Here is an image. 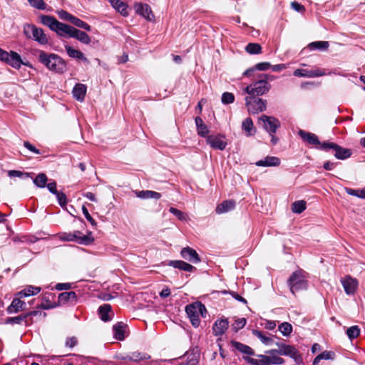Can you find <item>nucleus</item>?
Instances as JSON below:
<instances>
[{
  "mask_svg": "<svg viewBox=\"0 0 365 365\" xmlns=\"http://www.w3.org/2000/svg\"><path fill=\"white\" fill-rule=\"evenodd\" d=\"M38 61L49 70L56 73H63L66 70V63L60 56L54 53L39 51Z\"/></svg>",
  "mask_w": 365,
  "mask_h": 365,
  "instance_id": "nucleus-1",
  "label": "nucleus"
},
{
  "mask_svg": "<svg viewBox=\"0 0 365 365\" xmlns=\"http://www.w3.org/2000/svg\"><path fill=\"white\" fill-rule=\"evenodd\" d=\"M185 312L195 327H198L200 324V316L206 317L207 309L205 306L200 302H196L186 306Z\"/></svg>",
  "mask_w": 365,
  "mask_h": 365,
  "instance_id": "nucleus-2",
  "label": "nucleus"
},
{
  "mask_svg": "<svg viewBox=\"0 0 365 365\" xmlns=\"http://www.w3.org/2000/svg\"><path fill=\"white\" fill-rule=\"evenodd\" d=\"M23 33L27 38L32 39L40 45H46L48 43V38L43 30L34 24H24Z\"/></svg>",
  "mask_w": 365,
  "mask_h": 365,
  "instance_id": "nucleus-3",
  "label": "nucleus"
},
{
  "mask_svg": "<svg viewBox=\"0 0 365 365\" xmlns=\"http://www.w3.org/2000/svg\"><path fill=\"white\" fill-rule=\"evenodd\" d=\"M287 284L293 294L307 288V280L304 272L301 269L297 270L291 274L287 280Z\"/></svg>",
  "mask_w": 365,
  "mask_h": 365,
  "instance_id": "nucleus-4",
  "label": "nucleus"
},
{
  "mask_svg": "<svg viewBox=\"0 0 365 365\" xmlns=\"http://www.w3.org/2000/svg\"><path fill=\"white\" fill-rule=\"evenodd\" d=\"M59 238L62 241L66 242H76L79 244L88 245L91 244L94 239L91 236V233L90 232L88 235H82L81 232L80 231H74L72 232H63L59 234Z\"/></svg>",
  "mask_w": 365,
  "mask_h": 365,
  "instance_id": "nucleus-5",
  "label": "nucleus"
},
{
  "mask_svg": "<svg viewBox=\"0 0 365 365\" xmlns=\"http://www.w3.org/2000/svg\"><path fill=\"white\" fill-rule=\"evenodd\" d=\"M245 105L251 114H257L267 109V101L253 95H248L245 98Z\"/></svg>",
  "mask_w": 365,
  "mask_h": 365,
  "instance_id": "nucleus-6",
  "label": "nucleus"
},
{
  "mask_svg": "<svg viewBox=\"0 0 365 365\" xmlns=\"http://www.w3.org/2000/svg\"><path fill=\"white\" fill-rule=\"evenodd\" d=\"M271 88L270 83L267 79H262V78L253 83L247 86L244 91L248 95H253L256 96H262L269 92Z\"/></svg>",
  "mask_w": 365,
  "mask_h": 365,
  "instance_id": "nucleus-7",
  "label": "nucleus"
},
{
  "mask_svg": "<svg viewBox=\"0 0 365 365\" xmlns=\"http://www.w3.org/2000/svg\"><path fill=\"white\" fill-rule=\"evenodd\" d=\"M329 149H332L334 150V157L339 160H346L350 158L352 155V151L351 149L342 148L341 146L334 143H322V150L327 151Z\"/></svg>",
  "mask_w": 365,
  "mask_h": 365,
  "instance_id": "nucleus-8",
  "label": "nucleus"
},
{
  "mask_svg": "<svg viewBox=\"0 0 365 365\" xmlns=\"http://www.w3.org/2000/svg\"><path fill=\"white\" fill-rule=\"evenodd\" d=\"M0 60L6 62L16 69L21 68V58L20 55L15 51H11L9 53L0 48Z\"/></svg>",
  "mask_w": 365,
  "mask_h": 365,
  "instance_id": "nucleus-9",
  "label": "nucleus"
},
{
  "mask_svg": "<svg viewBox=\"0 0 365 365\" xmlns=\"http://www.w3.org/2000/svg\"><path fill=\"white\" fill-rule=\"evenodd\" d=\"M259 123L262 124V126L269 134H275L277 130L280 127V122L277 118L266 115L260 116Z\"/></svg>",
  "mask_w": 365,
  "mask_h": 365,
  "instance_id": "nucleus-10",
  "label": "nucleus"
},
{
  "mask_svg": "<svg viewBox=\"0 0 365 365\" xmlns=\"http://www.w3.org/2000/svg\"><path fill=\"white\" fill-rule=\"evenodd\" d=\"M324 69L314 68L313 69H301L298 68L294 71V76L297 77L316 78L327 75Z\"/></svg>",
  "mask_w": 365,
  "mask_h": 365,
  "instance_id": "nucleus-11",
  "label": "nucleus"
},
{
  "mask_svg": "<svg viewBox=\"0 0 365 365\" xmlns=\"http://www.w3.org/2000/svg\"><path fill=\"white\" fill-rule=\"evenodd\" d=\"M299 135L307 143L315 146L316 148L322 150V143H321L317 135L314 133L306 132L303 130H299Z\"/></svg>",
  "mask_w": 365,
  "mask_h": 365,
  "instance_id": "nucleus-12",
  "label": "nucleus"
},
{
  "mask_svg": "<svg viewBox=\"0 0 365 365\" xmlns=\"http://www.w3.org/2000/svg\"><path fill=\"white\" fill-rule=\"evenodd\" d=\"M135 10L137 14L143 16L148 21H153L155 19V16L153 14L150 6L148 4L138 3L135 5Z\"/></svg>",
  "mask_w": 365,
  "mask_h": 365,
  "instance_id": "nucleus-13",
  "label": "nucleus"
},
{
  "mask_svg": "<svg viewBox=\"0 0 365 365\" xmlns=\"http://www.w3.org/2000/svg\"><path fill=\"white\" fill-rule=\"evenodd\" d=\"M345 292L350 295L354 294L358 287V282L356 279L346 276L341 280Z\"/></svg>",
  "mask_w": 365,
  "mask_h": 365,
  "instance_id": "nucleus-14",
  "label": "nucleus"
},
{
  "mask_svg": "<svg viewBox=\"0 0 365 365\" xmlns=\"http://www.w3.org/2000/svg\"><path fill=\"white\" fill-rule=\"evenodd\" d=\"M74 29L75 27L72 26L58 21L53 31L59 36L71 38Z\"/></svg>",
  "mask_w": 365,
  "mask_h": 365,
  "instance_id": "nucleus-15",
  "label": "nucleus"
},
{
  "mask_svg": "<svg viewBox=\"0 0 365 365\" xmlns=\"http://www.w3.org/2000/svg\"><path fill=\"white\" fill-rule=\"evenodd\" d=\"M223 138L222 135H210L207 138V143L214 149L223 150L227 145Z\"/></svg>",
  "mask_w": 365,
  "mask_h": 365,
  "instance_id": "nucleus-16",
  "label": "nucleus"
},
{
  "mask_svg": "<svg viewBox=\"0 0 365 365\" xmlns=\"http://www.w3.org/2000/svg\"><path fill=\"white\" fill-rule=\"evenodd\" d=\"M180 255L182 258L188 260L192 263L197 264L200 262V258L197 252L190 247H184L182 249Z\"/></svg>",
  "mask_w": 365,
  "mask_h": 365,
  "instance_id": "nucleus-17",
  "label": "nucleus"
},
{
  "mask_svg": "<svg viewBox=\"0 0 365 365\" xmlns=\"http://www.w3.org/2000/svg\"><path fill=\"white\" fill-rule=\"evenodd\" d=\"M229 322L227 319L217 320L212 327V332L215 336H222L228 329Z\"/></svg>",
  "mask_w": 365,
  "mask_h": 365,
  "instance_id": "nucleus-18",
  "label": "nucleus"
},
{
  "mask_svg": "<svg viewBox=\"0 0 365 365\" xmlns=\"http://www.w3.org/2000/svg\"><path fill=\"white\" fill-rule=\"evenodd\" d=\"M25 309L26 303L21 301L19 298H14L7 308V312L9 314H15Z\"/></svg>",
  "mask_w": 365,
  "mask_h": 365,
  "instance_id": "nucleus-19",
  "label": "nucleus"
},
{
  "mask_svg": "<svg viewBox=\"0 0 365 365\" xmlns=\"http://www.w3.org/2000/svg\"><path fill=\"white\" fill-rule=\"evenodd\" d=\"M279 350H278V351L280 355L289 356L294 359H296L298 356V351L293 346L281 344H279Z\"/></svg>",
  "mask_w": 365,
  "mask_h": 365,
  "instance_id": "nucleus-20",
  "label": "nucleus"
},
{
  "mask_svg": "<svg viewBox=\"0 0 365 365\" xmlns=\"http://www.w3.org/2000/svg\"><path fill=\"white\" fill-rule=\"evenodd\" d=\"M98 314L101 319L103 322H108L111 320V316L113 315L111 306L108 304H104L100 306L98 308Z\"/></svg>",
  "mask_w": 365,
  "mask_h": 365,
  "instance_id": "nucleus-21",
  "label": "nucleus"
},
{
  "mask_svg": "<svg viewBox=\"0 0 365 365\" xmlns=\"http://www.w3.org/2000/svg\"><path fill=\"white\" fill-rule=\"evenodd\" d=\"M255 165L259 167H272L280 165V160L277 157L267 156L262 160L256 162Z\"/></svg>",
  "mask_w": 365,
  "mask_h": 365,
  "instance_id": "nucleus-22",
  "label": "nucleus"
},
{
  "mask_svg": "<svg viewBox=\"0 0 365 365\" xmlns=\"http://www.w3.org/2000/svg\"><path fill=\"white\" fill-rule=\"evenodd\" d=\"M277 353L279 354V351L277 349H272L267 351V354H269V355H265V359L267 360L269 365L284 364V360L277 356L276 354Z\"/></svg>",
  "mask_w": 365,
  "mask_h": 365,
  "instance_id": "nucleus-23",
  "label": "nucleus"
},
{
  "mask_svg": "<svg viewBox=\"0 0 365 365\" xmlns=\"http://www.w3.org/2000/svg\"><path fill=\"white\" fill-rule=\"evenodd\" d=\"M58 304H62L66 302L76 303L77 294L75 292L71 291L68 292H62L58 295Z\"/></svg>",
  "mask_w": 365,
  "mask_h": 365,
  "instance_id": "nucleus-24",
  "label": "nucleus"
},
{
  "mask_svg": "<svg viewBox=\"0 0 365 365\" xmlns=\"http://www.w3.org/2000/svg\"><path fill=\"white\" fill-rule=\"evenodd\" d=\"M111 6L124 16L128 15V6L121 0H109Z\"/></svg>",
  "mask_w": 365,
  "mask_h": 365,
  "instance_id": "nucleus-25",
  "label": "nucleus"
},
{
  "mask_svg": "<svg viewBox=\"0 0 365 365\" xmlns=\"http://www.w3.org/2000/svg\"><path fill=\"white\" fill-rule=\"evenodd\" d=\"M126 325L123 322H118L113 327L114 337L119 341H122L125 338V329Z\"/></svg>",
  "mask_w": 365,
  "mask_h": 365,
  "instance_id": "nucleus-26",
  "label": "nucleus"
},
{
  "mask_svg": "<svg viewBox=\"0 0 365 365\" xmlns=\"http://www.w3.org/2000/svg\"><path fill=\"white\" fill-rule=\"evenodd\" d=\"M235 207V202L234 200H225L217 206L216 212L217 214L227 212L233 210Z\"/></svg>",
  "mask_w": 365,
  "mask_h": 365,
  "instance_id": "nucleus-27",
  "label": "nucleus"
},
{
  "mask_svg": "<svg viewBox=\"0 0 365 365\" xmlns=\"http://www.w3.org/2000/svg\"><path fill=\"white\" fill-rule=\"evenodd\" d=\"M86 93V86L84 84L78 83L73 89V97L79 101H83L84 100Z\"/></svg>",
  "mask_w": 365,
  "mask_h": 365,
  "instance_id": "nucleus-28",
  "label": "nucleus"
},
{
  "mask_svg": "<svg viewBox=\"0 0 365 365\" xmlns=\"http://www.w3.org/2000/svg\"><path fill=\"white\" fill-rule=\"evenodd\" d=\"M169 265L173 267L174 268H178L186 272H192L194 269H195L192 265L182 260L170 261L169 262Z\"/></svg>",
  "mask_w": 365,
  "mask_h": 365,
  "instance_id": "nucleus-29",
  "label": "nucleus"
},
{
  "mask_svg": "<svg viewBox=\"0 0 365 365\" xmlns=\"http://www.w3.org/2000/svg\"><path fill=\"white\" fill-rule=\"evenodd\" d=\"M40 19L42 24L48 26L53 31L58 22L55 17L48 15H41Z\"/></svg>",
  "mask_w": 365,
  "mask_h": 365,
  "instance_id": "nucleus-30",
  "label": "nucleus"
},
{
  "mask_svg": "<svg viewBox=\"0 0 365 365\" xmlns=\"http://www.w3.org/2000/svg\"><path fill=\"white\" fill-rule=\"evenodd\" d=\"M71 38H74L84 44H89L91 42V37L86 32L76 28L74 29Z\"/></svg>",
  "mask_w": 365,
  "mask_h": 365,
  "instance_id": "nucleus-31",
  "label": "nucleus"
},
{
  "mask_svg": "<svg viewBox=\"0 0 365 365\" xmlns=\"http://www.w3.org/2000/svg\"><path fill=\"white\" fill-rule=\"evenodd\" d=\"M65 49H66V51L67 52V54L71 58H76V59H80V60H82V61H83L85 62H88V61L87 58L85 57L84 54L81 51L74 49L73 48H72L71 46H68V45H66L65 46Z\"/></svg>",
  "mask_w": 365,
  "mask_h": 365,
  "instance_id": "nucleus-32",
  "label": "nucleus"
},
{
  "mask_svg": "<svg viewBox=\"0 0 365 365\" xmlns=\"http://www.w3.org/2000/svg\"><path fill=\"white\" fill-rule=\"evenodd\" d=\"M231 344L233 347H235L237 350H238L242 354L250 356L255 354V351H253V349L246 344H242L236 341H232Z\"/></svg>",
  "mask_w": 365,
  "mask_h": 365,
  "instance_id": "nucleus-33",
  "label": "nucleus"
},
{
  "mask_svg": "<svg viewBox=\"0 0 365 365\" xmlns=\"http://www.w3.org/2000/svg\"><path fill=\"white\" fill-rule=\"evenodd\" d=\"M242 130L246 133L247 136L255 135L256 129L254 126L252 120L250 118H247L242 124Z\"/></svg>",
  "mask_w": 365,
  "mask_h": 365,
  "instance_id": "nucleus-34",
  "label": "nucleus"
},
{
  "mask_svg": "<svg viewBox=\"0 0 365 365\" xmlns=\"http://www.w3.org/2000/svg\"><path fill=\"white\" fill-rule=\"evenodd\" d=\"M41 292V287H34V286H27L23 290L20 291L18 293V295L20 297H26L32 295H36Z\"/></svg>",
  "mask_w": 365,
  "mask_h": 365,
  "instance_id": "nucleus-35",
  "label": "nucleus"
},
{
  "mask_svg": "<svg viewBox=\"0 0 365 365\" xmlns=\"http://www.w3.org/2000/svg\"><path fill=\"white\" fill-rule=\"evenodd\" d=\"M136 195L138 197L142 199H149L153 198L158 200L161 197V194L160 192L153 191V190H141L136 192Z\"/></svg>",
  "mask_w": 365,
  "mask_h": 365,
  "instance_id": "nucleus-36",
  "label": "nucleus"
},
{
  "mask_svg": "<svg viewBox=\"0 0 365 365\" xmlns=\"http://www.w3.org/2000/svg\"><path fill=\"white\" fill-rule=\"evenodd\" d=\"M22 322H24L26 326H29L32 323L31 321L29 322L26 319V316H25V314H21L14 317H9L6 320V323L10 324H21Z\"/></svg>",
  "mask_w": 365,
  "mask_h": 365,
  "instance_id": "nucleus-37",
  "label": "nucleus"
},
{
  "mask_svg": "<svg viewBox=\"0 0 365 365\" xmlns=\"http://www.w3.org/2000/svg\"><path fill=\"white\" fill-rule=\"evenodd\" d=\"M195 121L198 135L202 137H205L208 133V129L207 125L203 123L202 119L197 116L195 118Z\"/></svg>",
  "mask_w": 365,
  "mask_h": 365,
  "instance_id": "nucleus-38",
  "label": "nucleus"
},
{
  "mask_svg": "<svg viewBox=\"0 0 365 365\" xmlns=\"http://www.w3.org/2000/svg\"><path fill=\"white\" fill-rule=\"evenodd\" d=\"M252 334L257 336L265 345H270L273 343V339L270 336H266L261 331L254 329Z\"/></svg>",
  "mask_w": 365,
  "mask_h": 365,
  "instance_id": "nucleus-39",
  "label": "nucleus"
},
{
  "mask_svg": "<svg viewBox=\"0 0 365 365\" xmlns=\"http://www.w3.org/2000/svg\"><path fill=\"white\" fill-rule=\"evenodd\" d=\"M259 359L251 358L249 356L244 357V359L252 365H269L265 359V355H259Z\"/></svg>",
  "mask_w": 365,
  "mask_h": 365,
  "instance_id": "nucleus-40",
  "label": "nucleus"
},
{
  "mask_svg": "<svg viewBox=\"0 0 365 365\" xmlns=\"http://www.w3.org/2000/svg\"><path fill=\"white\" fill-rule=\"evenodd\" d=\"M245 51L250 54H259L262 52V46L257 43H250L246 46Z\"/></svg>",
  "mask_w": 365,
  "mask_h": 365,
  "instance_id": "nucleus-41",
  "label": "nucleus"
},
{
  "mask_svg": "<svg viewBox=\"0 0 365 365\" xmlns=\"http://www.w3.org/2000/svg\"><path fill=\"white\" fill-rule=\"evenodd\" d=\"M306 209V202L304 200L295 201L292 205V210L294 213L300 214Z\"/></svg>",
  "mask_w": 365,
  "mask_h": 365,
  "instance_id": "nucleus-42",
  "label": "nucleus"
},
{
  "mask_svg": "<svg viewBox=\"0 0 365 365\" xmlns=\"http://www.w3.org/2000/svg\"><path fill=\"white\" fill-rule=\"evenodd\" d=\"M329 44L328 41H319L312 42L309 44V48L310 50H325L327 49Z\"/></svg>",
  "mask_w": 365,
  "mask_h": 365,
  "instance_id": "nucleus-43",
  "label": "nucleus"
},
{
  "mask_svg": "<svg viewBox=\"0 0 365 365\" xmlns=\"http://www.w3.org/2000/svg\"><path fill=\"white\" fill-rule=\"evenodd\" d=\"M71 23L73 24V25H75L76 27L83 29L87 31H91V26L88 24H87L86 22L81 20L80 19H78L74 16H73Z\"/></svg>",
  "mask_w": 365,
  "mask_h": 365,
  "instance_id": "nucleus-44",
  "label": "nucleus"
},
{
  "mask_svg": "<svg viewBox=\"0 0 365 365\" xmlns=\"http://www.w3.org/2000/svg\"><path fill=\"white\" fill-rule=\"evenodd\" d=\"M48 178L46 174L39 173L34 180V183L38 187L43 188L46 185Z\"/></svg>",
  "mask_w": 365,
  "mask_h": 365,
  "instance_id": "nucleus-45",
  "label": "nucleus"
},
{
  "mask_svg": "<svg viewBox=\"0 0 365 365\" xmlns=\"http://www.w3.org/2000/svg\"><path fill=\"white\" fill-rule=\"evenodd\" d=\"M187 361L184 363L185 365H197L199 362V355L197 353L187 352Z\"/></svg>",
  "mask_w": 365,
  "mask_h": 365,
  "instance_id": "nucleus-46",
  "label": "nucleus"
},
{
  "mask_svg": "<svg viewBox=\"0 0 365 365\" xmlns=\"http://www.w3.org/2000/svg\"><path fill=\"white\" fill-rule=\"evenodd\" d=\"M279 330L283 336H289L292 331V327L288 322H283L279 326Z\"/></svg>",
  "mask_w": 365,
  "mask_h": 365,
  "instance_id": "nucleus-47",
  "label": "nucleus"
},
{
  "mask_svg": "<svg viewBox=\"0 0 365 365\" xmlns=\"http://www.w3.org/2000/svg\"><path fill=\"white\" fill-rule=\"evenodd\" d=\"M346 334L350 339H356L360 334V329L358 326H352L346 330Z\"/></svg>",
  "mask_w": 365,
  "mask_h": 365,
  "instance_id": "nucleus-48",
  "label": "nucleus"
},
{
  "mask_svg": "<svg viewBox=\"0 0 365 365\" xmlns=\"http://www.w3.org/2000/svg\"><path fill=\"white\" fill-rule=\"evenodd\" d=\"M169 211L173 214L175 216H176L181 221H187V215L175 207H170L169 209Z\"/></svg>",
  "mask_w": 365,
  "mask_h": 365,
  "instance_id": "nucleus-49",
  "label": "nucleus"
},
{
  "mask_svg": "<svg viewBox=\"0 0 365 365\" xmlns=\"http://www.w3.org/2000/svg\"><path fill=\"white\" fill-rule=\"evenodd\" d=\"M345 191L347 194H349L350 195H354V196L359 197L360 198L365 199V190H354L351 188L346 187Z\"/></svg>",
  "mask_w": 365,
  "mask_h": 365,
  "instance_id": "nucleus-50",
  "label": "nucleus"
},
{
  "mask_svg": "<svg viewBox=\"0 0 365 365\" xmlns=\"http://www.w3.org/2000/svg\"><path fill=\"white\" fill-rule=\"evenodd\" d=\"M235 101V96L230 92H225L222 95L221 101L223 104H230Z\"/></svg>",
  "mask_w": 365,
  "mask_h": 365,
  "instance_id": "nucleus-51",
  "label": "nucleus"
},
{
  "mask_svg": "<svg viewBox=\"0 0 365 365\" xmlns=\"http://www.w3.org/2000/svg\"><path fill=\"white\" fill-rule=\"evenodd\" d=\"M29 4L39 10L46 9V4L43 0H28Z\"/></svg>",
  "mask_w": 365,
  "mask_h": 365,
  "instance_id": "nucleus-52",
  "label": "nucleus"
},
{
  "mask_svg": "<svg viewBox=\"0 0 365 365\" xmlns=\"http://www.w3.org/2000/svg\"><path fill=\"white\" fill-rule=\"evenodd\" d=\"M150 356H148L145 354H141L140 352H133L132 353V355L129 356V360L134 361H139L142 360H145L147 359H149Z\"/></svg>",
  "mask_w": 365,
  "mask_h": 365,
  "instance_id": "nucleus-53",
  "label": "nucleus"
},
{
  "mask_svg": "<svg viewBox=\"0 0 365 365\" xmlns=\"http://www.w3.org/2000/svg\"><path fill=\"white\" fill-rule=\"evenodd\" d=\"M82 211H83V213L85 217L91 224V225L93 227H96L97 226L96 222L89 214L88 209L84 205L82 207Z\"/></svg>",
  "mask_w": 365,
  "mask_h": 365,
  "instance_id": "nucleus-54",
  "label": "nucleus"
},
{
  "mask_svg": "<svg viewBox=\"0 0 365 365\" xmlns=\"http://www.w3.org/2000/svg\"><path fill=\"white\" fill-rule=\"evenodd\" d=\"M247 323V320L245 318H240L235 320V324H233L234 329L237 331L241 329H242Z\"/></svg>",
  "mask_w": 365,
  "mask_h": 365,
  "instance_id": "nucleus-55",
  "label": "nucleus"
},
{
  "mask_svg": "<svg viewBox=\"0 0 365 365\" xmlns=\"http://www.w3.org/2000/svg\"><path fill=\"white\" fill-rule=\"evenodd\" d=\"M58 204L61 207H64L67 204V197L65 193L62 192H58V193L56 195Z\"/></svg>",
  "mask_w": 365,
  "mask_h": 365,
  "instance_id": "nucleus-56",
  "label": "nucleus"
},
{
  "mask_svg": "<svg viewBox=\"0 0 365 365\" xmlns=\"http://www.w3.org/2000/svg\"><path fill=\"white\" fill-rule=\"evenodd\" d=\"M318 356H319L321 360H322V359L332 360L334 359L335 354H334V352H333L331 351H324L322 353L319 354Z\"/></svg>",
  "mask_w": 365,
  "mask_h": 365,
  "instance_id": "nucleus-57",
  "label": "nucleus"
},
{
  "mask_svg": "<svg viewBox=\"0 0 365 365\" xmlns=\"http://www.w3.org/2000/svg\"><path fill=\"white\" fill-rule=\"evenodd\" d=\"M78 344V339L76 336L68 337L65 342V346L68 348H73Z\"/></svg>",
  "mask_w": 365,
  "mask_h": 365,
  "instance_id": "nucleus-58",
  "label": "nucleus"
},
{
  "mask_svg": "<svg viewBox=\"0 0 365 365\" xmlns=\"http://www.w3.org/2000/svg\"><path fill=\"white\" fill-rule=\"evenodd\" d=\"M272 67V65L269 62L258 63L255 65V70L258 71H267Z\"/></svg>",
  "mask_w": 365,
  "mask_h": 365,
  "instance_id": "nucleus-59",
  "label": "nucleus"
},
{
  "mask_svg": "<svg viewBox=\"0 0 365 365\" xmlns=\"http://www.w3.org/2000/svg\"><path fill=\"white\" fill-rule=\"evenodd\" d=\"M8 175L11 178L12 177H18V178H22L23 176H25L28 178L29 176V173H22L21 171L19 170H9L8 172Z\"/></svg>",
  "mask_w": 365,
  "mask_h": 365,
  "instance_id": "nucleus-60",
  "label": "nucleus"
},
{
  "mask_svg": "<svg viewBox=\"0 0 365 365\" xmlns=\"http://www.w3.org/2000/svg\"><path fill=\"white\" fill-rule=\"evenodd\" d=\"M58 15H59V17L61 19H63V20H66V21H68L69 22L71 21L73 16L71 15V14H69L68 12L66 11H63V10H61V11L58 12Z\"/></svg>",
  "mask_w": 365,
  "mask_h": 365,
  "instance_id": "nucleus-61",
  "label": "nucleus"
},
{
  "mask_svg": "<svg viewBox=\"0 0 365 365\" xmlns=\"http://www.w3.org/2000/svg\"><path fill=\"white\" fill-rule=\"evenodd\" d=\"M72 284L71 283H58L56 284L55 288L56 290H68L71 289Z\"/></svg>",
  "mask_w": 365,
  "mask_h": 365,
  "instance_id": "nucleus-62",
  "label": "nucleus"
},
{
  "mask_svg": "<svg viewBox=\"0 0 365 365\" xmlns=\"http://www.w3.org/2000/svg\"><path fill=\"white\" fill-rule=\"evenodd\" d=\"M291 7L298 12H303L305 11L304 6L297 1L292 2Z\"/></svg>",
  "mask_w": 365,
  "mask_h": 365,
  "instance_id": "nucleus-63",
  "label": "nucleus"
},
{
  "mask_svg": "<svg viewBox=\"0 0 365 365\" xmlns=\"http://www.w3.org/2000/svg\"><path fill=\"white\" fill-rule=\"evenodd\" d=\"M24 145L26 148H27L31 152L35 153V154H40V150L37 148H36L33 145H31L29 142L25 141L24 143Z\"/></svg>",
  "mask_w": 365,
  "mask_h": 365,
  "instance_id": "nucleus-64",
  "label": "nucleus"
}]
</instances>
